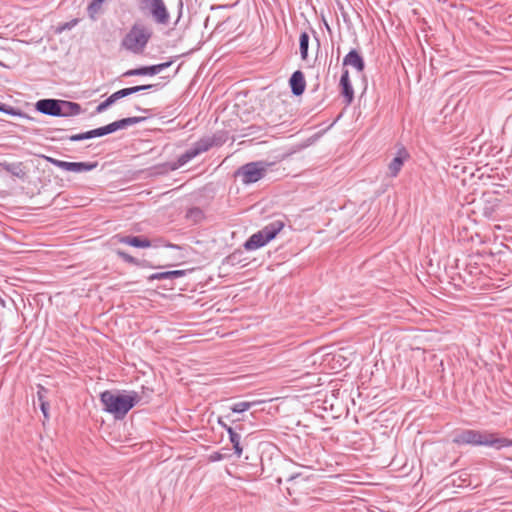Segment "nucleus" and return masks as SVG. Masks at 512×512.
<instances>
[{
  "label": "nucleus",
  "instance_id": "1",
  "mask_svg": "<svg viewBox=\"0 0 512 512\" xmlns=\"http://www.w3.org/2000/svg\"><path fill=\"white\" fill-rule=\"evenodd\" d=\"M452 441L457 445L485 446L498 450L512 446V440L500 437L498 433L487 430H460L455 432Z\"/></svg>",
  "mask_w": 512,
  "mask_h": 512
},
{
  "label": "nucleus",
  "instance_id": "2",
  "mask_svg": "<svg viewBox=\"0 0 512 512\" xmlns=\"http://www.w3.org/2000/svg\"><path fill=\"white\" fill-rule=\"evenodd\" d=\"M140 396L137 392L129 394H114L111 391H104L100 395V401L104 410L113 414L116 419H122L139 402Z\"/></svg>",
  "mask_w": 512,
  "mask_h": 512
},
{
  "label": "nucleus",
  "instance_id": "3",
  "mask_svg": "<svg viewBox=\"0 0 512 512\" xmlns=\"http://www.w3.org/2000/svg\"><path fill=\"white\" fill-rule=\"evenodd\" d=\"M152 36L153 30L150 26L135 22L122 38L121 48L135 55L142 54Z\"/></svg>",
  "mask_w": 512,
  "mask_h": 512
},
{
  "label": "nucleus",
  "instance_id": "4",
  "mask_svg": "<svg viewBox=\"0 0 512 512\" xmlns=\"http://www.w3.org/2000/svg\"><path fill=\"white\" fill-rule=\"evenodd\" d=\"M225 141L226 139L223 135L217 134L201 138L195 142L190 149L186 150L178 157L177 162L172 166V170L182 167L199 154L208 151L214 146H221Z\"/></svg>",
  "mask_w": 512,
  "mask_h": 512
},
{
  "label": "nucleus",
  "instance_id": "5",
  "mask_svg": "<svg viewBox=\"0 0 512 512\" xmlns=\"http://www.w3.org/2000/svg\"><path fill=\"white\" fill-rule=\"evenodd\" d=\"M283 227V222L279 220L266 225L260 231L254 233L248 238V240L244 243L245 249L252 251L263 247L270 240L274 239Z\"/></svg>",
  "mask_w": 512,
  "mask_h": 512
},
{
  "label": "nucleus",
  "instance_id": "6",
  "mask_svg": "<svg viewBox=\"0 0 512 512\" xmlns=\"http://www.w3.org/2000/svg\"><path fill=\"white\" fill-rule=\"evenodd\" d=\"M271 165L266 161L249 162L239 167L235 176L240 177L245 185L256 183L264 178Z\"/></svg>",
  "mask_w": 512,
  "mask_h": 512
},
{
  "label": "nucleus",
  "instance_id": "7",
  "mask_svg": "<svg viewBox=\"0 0 512 512\" xmlns=\"http://www.w3.org/2000/svg\"><path fill=\"white\" fill-rule=\"evenodd\" d=\"M139 5L142 10L150 11L157 24L167 25L169 23L170 15L163 0H141Z\"/></svg>",
  "mask_w": 512,
  "mask_h": 512
},
{
  "label": "nucleus",
  "instance_id": "8",
  "mask_svg": "<svg viewBox=\"0 0 512 512\" xmlns=\"http://www.w3.org/2000/svg\"><path fill=\"white\" fill-rule=\"evenodd\" d=\"M145 120V117H128L123 118L117 121H114L106 126L96 128V133L98 137H102L111 133H114L121 129H126L129 126L136 125Z\"/></svg>",
  "mask_w": 512,
  "mask_h": 512
},
{
  "label": "nucleus",
  "instance_id": "9",
  "mask_svg": "<svg viewBox=\"0 0 512 512\" xmlns=\"http://www.w3.org/2000/svg\"><path fill=\"white\" fill-rule=\"evenodd\" d=\"M409 157L410 155L404 147L399 148L397 150L396 156L391 160V162L388 165V175L392 178L397 177L405 161H407Z\"/></svg>",
  "mask_w": 512,
  "mask_h": 512
},
{
  "label": "nucleus",
  "instance_id": "10",
  "mask_svg": "<svg viewBox=\"0 0 512 512\" xmlns=\"http://www.w3.org/2000/svg\"><path fill=\"white\" fill-rule=\"evenodd\" d=\"M59 100L60 99H40L36 102V110L42 114L59 117Z\"/></svg>",
  "mask_w": 512,
  "mask_h": 512
},
{
  "label": "nucleus",
  "instance_id": "11",
  "mask_svg": "<svg viewBox=\"0 0 512 512\" xmlns=\"http://www.w3.org/2000/svg\"><path fill=\"white\" fill-rule=\"evenodd\" d=\"M289 85L293 95H302L306 88V81L303 72L300 70L293 72L289 79Z\"/></svg>",
  "mask_w": 512,
  "mask_h": 512
},
{
  "label": "nucleus",
  "instance_id": "12",
  "mask_svg": "<svg viewBox=\"0 0 512 512\" xmlns=\"http://www.w3.org/2000/svg\"><path fill=\"white\" fill-rule=\"evenodd\" d=\"M59 104V109L61 110L59 117L77 116L82 112L81 105L76 102L59 100Z\"/></svg>",
  "mask_w": 512,
  "mask_h": 512
},
{
  "label": "nucleus",
  "instance_id": "13",
  "mask_svg": "<svg viewBox=\"0 0 512 512\" xmlns=\"http://www.w3.org/2000/svg\"><path fill=\"white\" fill-rule=\"evenodd\" d=\"M344 66H352L358 72H362L365 68V62L363 57L356 51L352 49L343 59Z\"/></svg>",
  "mask_w": 512,
  "mask_h": 512
},
{
  "label": "nucleus",
  "instance_id": "14",
  "mask_svg": "<svg viewBox=\"0 0 512 512\" xmlns=\"http://www.w3.org/2000/svg\"><path fill=\"white\" fill-rule=\"evenodd\" d=\"M340 85L342 87V94L345 97L346 104H350L354 99V90L349 79L348 70H344L341 78Z\"/></svg>",
  "mask_w": 512,
  "mask_h": 512
},
{
  "label": "nucleus",
  "instance_id": "15",
  "mask_svg": "<svg viewBox=\"0 0 512 512\" xmlns=\"http://www.w3.org/2000/svg\"><path fill=\"white\" fill-rule=\"evenodd\" d=\"M0 168L17 178L24 179L26 177V172L22 162L10 163L3 161L0 162Z\"/></svg>",
  "mask_w": 512,
  "mask_h": 512
},
{
  "label": "nucleus",
  "instance_id": "16",
  "mask_svg": "<svg viewBox=\"0 0 512 512\" xmlns=\"http://www.w3.org/2000/svg\"><path fill=\"white\" fill-rule=\"evenodd\" d=\"M119 241L123 244L137 248H148L151 246L150 240L138 236H122L119 238Z\"/></svg>",
  "mask_w": 512,
  "mask_h": 512
},
{
  "label": "nucleus",
  "instance_id": "17",
  "mask_svg": "<svg viewBox=\"0 0 512 512\" xmlns=\"http://www.w3.org/2000/svg\"><path fill=\"white\" fill-rule=\"evenodd\" d=\"M184 275H185L184 270H172V271L153 273L148 277V280L149 281L166 280V279L173 280V279L183 277Z\"/></svg>",
  "mask_w": 512,
  "mask_h": 512
},
{
  "label": "nucleus",
  "instance_id": "18",
  "mask_svg": "<svg viewBox=\"0 0 512 512\" xmlns=\"http://www.w3.org/2000/svg\"><path fill=\"white\" fill-rule=\"evenodd\" d=\"M153 76L156 75V68L154 65L151 66H143L135 69L127 70L123 76L124 77H130V76Z\"/></svg>",
  "mask_w": 512,
  "mask_h": 512
},
{
  "label": "nucleus",
  "instance_id": "19",
  "mask_svg": "<svg viewBox=\"0 0 512 512\" xmlns=\"http://www.w3.org/2000/svg\"><path fill=\"white\" fill-rule=\"evenodd\" d=\"M97 167V162H70L69 171L75 173L88 172Z\"/></svg>",
  "mask_w": 512,
  "mask_h": 512
},
{
  "label": "nucleus",
  "instance_id": "20",
  "mask_svg": "<svg viewBox=\"0 0 512 512\" xmlns=\"http://www.w3.org/2000/svg\"><path fill=\"white\" fill-rule=\"evenodd\" d=\"M308 47H309V35L307 32H302L299 37V48H300L301 58L303 60L307 59Z\"/></svg>",
  "mask_w": 512,
  "mask_h": 512
},
{
  "label": "nucleus",
  "instance_id": "21",
  "mask_svg": "<svg viewBox=\"0 0 512 512\" xmlns=\"http://www.w3.org/2000/svg\"><path fill=\"white\" fill-rule=\"evenodd\" d=\"M230 442L233 445V449L237 457H241L243 453V448L240 444L241 436L240 434L236 433L235 435H232V437L229 439Z\"/></svg>",
  "mask_w": 512,
  "mask_h": 512
},
{
  "label": "nucleus",
  "instance_id": "22",
  "mask_svg": "<svg viewBox=\"0 0 512 512\" xmlns=\"http://www.w3.org/2000/svg\"><path fill=\"white\" fill-rule=\"evenodd\" d=\"M254 404H255V402H247V401L238 402V403H235L231 407V410L234 413H243V412L249 410Z\"/></svg>",
  "mask_w": 512,
  "mask_h": 512
},
{
  "label": "nucleus",
  "instance_id": "23",
  "mask_svg": "<svg viewBox=\"0 0 512 512\" xmlns=\"http://www.w3.org/2000/svg\"><path fill=\"white\" fill-rule=\"evenodd\" d=\"M44 158L51 164H53L54 166L62 169V170H65V171H69V167H70V162H67V161H63V160H58V159H55V158H52V157H49V156H44Z\"/></svg>",
  "mask_w": 512,
  "mask_h": 512
},
{
  "label": "nucleus",
  "instance_id": "24",
  "mask_svg": "<svg viewBox=\"0 0 512 512\" xmlns=\"http://www.w3.org/2000/svg\"><path fill=\"white\" fill-rule=\"evenodd\" d=\"M116 98H114V95L111 94L105 101L101 102L97 107H96V112L97 113H102L103 111H105L109 106H111L112 104H114L116 102Z\"/></svg>",
  "mask_w": 512,
  "mask_h": 512
},
{
  "label": "nucleus",
  "instance_id": "25",
  "mask_svg": "<svg viewBox=\"0 0 512 512\" xmlns=\"http://www.w3.org/2000/svg\"><path fill=\"white\" fill-rule=\"evenodd\" d=\"M117 255L125 262L129 263V264H133V265H139L140 262L138 259H136L135 257L129 255L128 253L122 251V250H117L116 251Z\"/></svg>",
  "mask_w": 512,
  "mask_h": 512
},
{
  "label": "nucleus",
  "instance_id": "26",
  "mask_svg": "<svg viewBox=\"0 0 512 512\" xmlns=\"http://www.w3.org/2000/svg\"><path fill=\"white\" fill-rule=\"evenodd\" d=\"M187 217L199 221L203 217V212L200 208L194 207L188 210Z\"/></svg>",
  "mask_w": 512,
  "mask_h": 512
},
{
  "label": "nucleus",
  "instance_id": "27",
  "mask_svg": "<svg viewBox=\"0 0 512 512\" xmlns=\"http://www.w3.org/2000/svg\"><path fill=\"white\" fill-rule=\"evenodd\" d=\"M113 95H114V98H116V100L118 101L121 98H124V97H127L129 95H132V90L130 89V87L123 88L121 90H118V91L114 92Z\"/></svg>",
  "mask_w": 512,
  "mask_h": 512
},
{
  "label": "nucleus",
  "instance_id": "28",
  "mask_svg": "<svg viewBox=\"0 0 512 512\" xmlns=\"http://www.w3.org/2000/svg\"><path fill=\"white\" fill-rule=\"evenodd\" d=\"M158 86H159V84H147V85H140V86L130 87V89L132 90V94H134V93H137V92H140V91L149 90V89H153V88H158Z\"/></svg>",
  "mask_w": 512,
  "mask_h": 512
},
{
  "label": "nucleus",
  "instance_id": "29",
  "mask_svg": "<svg viewBox=\"0 0 512 512\" xmlns=\"http://www.w3.org/2000/svg\"><path fill=\"white\" fill-rule=\"evenodd\" d=\"M100 8H101V5H100V4H98V3H96V2H94V1L92 0V2H91V3L89 4V6H88L89 14H90L91 16H93L94 14H96V13L99 11V9H100Z\"/></svg>",
  "mask_w": 512,
  "mask_h": 512
},
{
  "label": "nucleus",
  "instance_id": "30",
  "mask_svg": "<svg viewBox=\"0 0 512 512\" xmlns=\"http://www.w3.org/2000/svg\"><path fill=\"white\" fill-rule=\"evenodd\" d=\"M46 394H47V389L44 388L43 386L39 385L38 391H37V397H38L39 403L42 401H45Z\"/></svg>",
  "mask_w": 512,
  "mask_h": 512
},
{
  "label": "nucleus",
  "instance_id": "31",
  "mask_svg": "<svg viewBox=\"0 0 512 512\" xmlns=\"http://www.w3.org/2000/svg\"><path fill=\"white\" fill-rule=\"evenodd\" d=\"M172 64V61H167V62H163V63H160V64H156L154 65V67L156 68V74L162 72L163 70L167 69L168 67H170Z\"/></svg>",
  "mask_w": 512,
  "mask_h": 512
},
{
  "label": "nucleus",
  "instance_id": "32",
  "mask_svg": "<svg viewBox=\"0 0 512 512\" xmlns=\"http://www.w3.org/2000/svg\"><path fill=\"white\" fill-rule=\"evenodd\" d=\"M68 139L70 141L77 142V141L87 140V136H85V132H83V133L71 135L68 137Z\"/></svg>",
  "mask_w": 512,
  "mask_h": 512
},
{
  "label": "nucleus",
  "instance_id": "33",
  "mask_svg": "<svg viewBox=\"0 0 512 512\" xmlns=\"http://www.w3.org/2000/svg\"><path fill=\"white\" fill-rule=\"evenodd\" d=\"M39 404L44 417L48 418L49 403L47 401H42Z\"/></svg>",
  "mask_w": 512,
  "mask_h": 512
},
{
  "label": "nucleus",
  "instance_id": "34",
  "mask_svg": "<svg viewBox=\"0 0 512 512\" xmlns=\"http://www.w3.org/2000/svg\"><path fill=\"white\" fill-rule=\"evenodd\" d=\"M223 459V455L220 452H213L209 455V460L211 462L221 461Z\"/></svg>",
  "mask_w": 512,
  "mask_h": 512
},
{
  "label": "nucleus",
  "instance_id": "35",
  "mask_svg": "<svg viewBox=\"0 0 512 512\" xmlns=\"http://www.w3.org/2000/svg\"><path fill=\"white\" fill-rule=\"evenodd\" d=\"M85 136H87V139H92V138L98 137L97 133H96V129L85 132Z\"/></svg>",
  "mask_w": 512,
  "mask_h": 512
},
{
  "label": "nucleus",
  "instance_id": "36",
  "mask_svg": "<svg viewBox=\"0 0 512 512\" xmlns=\"http://www.w3.org/2000/svg\"><path fill=\"white\" fill-rule=\"evenodd\" d=\"M227 433L229 434V439L232 437V435H235L237 432L232 427H227L226 429Z\"/></svg>",
  "mask_w": 512,
  "mask_h": 512
},
{
  "label": "nucleus",
  "instance_id": "37",
  "mask_svg": "<svg viewBox=\"0 0 512 512\" xmlns=\"http://www.w3.org/2000/svg\"><path fill=\"white\" fill-rule=\"evenodd\" d=\"M0 111L8 113V114H13L11 111L7 110L6 106L4 104H2V103H0Z\"/></svg>",
  "mask_w": 512,
  "mask_h": 512
},
{
  "label": "nucleus",
  "instance_id": "38",
  "mask_svg": "<svg viewBox=\"0 0 512 512\" xmlns=\"http://www.w3.org/2000/svg\"><path fill=\"white\" fill-rule=\"evenodd\" d=\"M218 423L220 424V426L222 428H224L225 430L227 429V427H229L225 422H223L221 419H219Z\"/></svg>",
  "mask_w": 512,
  "mask_h": 512
},
{
  "label": "nucleus",
  "instance_id": "39",
  "mask_svg": "<svg viewBox=\"0 0 512 512\" xmlns=\"http://www.w3.org/2000/svg\"><path fill=\"white\" fill-rule=\"evenodd\" d=\"M93 1H94V2H96V3H98V4H100V5H102V3H103L105 0H93Z\"/></svg>",
  "mask_w": 512,
  "mask_h": 512
}]
</instances>
